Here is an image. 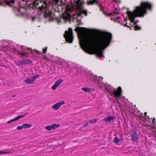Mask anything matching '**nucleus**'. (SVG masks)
<instances>
[{
  "mask_svg": "<svg viewBox=\"0 0 156 156\" xmlns=\"http://www.w3.org/2000/svg\"><path fill=\"white\" fill-rule=\"evenodd\" d=\"M97 121V120L96 119H94L93 120H90L89 121V122L90 123H95Z\"/></svg>",
  "mask_w": 156,
  "mask_h": 156,
  "instance_id": "nucleus-27",
  "label": "nucleus"
},
{
  "mask_svg": "<svg viewBox=\"0 0 156 156\" xmlns=\"http://www.w3.org/2000/svg\"><path fill=\"white\" fill-rule=\"evenodd\" d=\"M93 79L95 82H97L98 84H101L99 85L100 87H105V89L107 92H109L111 94H112L116 98H119L121 96V87H119L117 90H115L112 86L109 84L107 85L103 83L102 80L103 78L101 77H98L97 76H94L93 77Z\"/></svg>",
  "mask_w": 156,
  "mask_h": 156,
  "instance_id": "nucleus-4",
  "label": "nucleus"
},
{
  "mask_svg": "<svg viewBox=\"0 0 156 156\" xmlns=\"http://www.w3.org/2000/svg\"><path fill=\"white\" fill-rule=\"evenodd\" d=\"M100 10L104 12H105L104 11H103V8L102 7H101V5L100 6Z\"/></svg>",
  "mask_w": 156,
  "mask_h": 156,
  "instance_id": "nucleus-34",
  "label": "nucleus"
},
{
  "mask_svg": "<svg viewBox=\"0 0 156 156\" xmlns=\"http://www.w3.org/2000/svg\"><path fill=\"white\" fill-rule=\"evenodd\" d=\"M155 119H153V121H152V123L154 125V128L155 129H156L155 132H156V124L155 123L156 122L155 121H154Z\"/></svg>",
  "mask_w": 156,
  "mask_h": 156,
  "instance_id": "nucleus-25",
  "label": "nucleus"
},
{
  "mask_svg": "<svg viewBox=\"0 0 156 156\" xmlns=\"http://www.w3.org/2000/svg\"><path fill=\"white\" fill-rule=\"evenodd\" d=\"M32 62L31 60L27 59L22 61V63L23 65H26L30 64Z\"/></svg>",
  "mask_w": 156,
  "mask_h": 156,
  "instance_id": "nucleus-19",
  "label": "nucleus"
},
{
  "mask_svg": "<svg viewBox=\"0 0 156 156\" xmlns=\"http://www.w3.org/2000/svg\"><path fill=\"white\" fill-rule=\"evenodd\" d=\"M147 114V113L146 112H145L144 113V114H145V116H146V114Z\"/></svg>",
  "mask_w": 156,
  "mask_h": 156,
  "instance_id": "nucleus-35",
  "label": "nucleus"
},
{
  "mask_svg": "<svg viewBox=\"0 0 156 156\" xmlns=\"http://www.w3.org/2000/svg\"><path fill=\"white\" fill-rule=\"evenodd\" d=\"M23 124L21 126H18L17 127V129H18V130H20V129H23Z\"/></svg>",
  "mask_w": 156,
  "mask_h": 156,
  "instance_id": "nucleus-28",
  "label": "nucleus"
},
{
  "mask_svg": "<svg viewBox=\"0 0 156 156\" xmlns=\"http://www.w3.org/2000/svg\"><path fill=\"white\" fill-rule=\"evenodd\" d=\"M20 48L19 49V47L16 52L17 54L21 55L23 56H28V54H33V52L34 50L33 51L31 48H27L26 47L24 46H22L20 47L18 46Z\"/></svg>",
  "mask_w": 156,
  "mask_h": 156,
  "instance_id": "nucleus-6",
  "label": "nucleus"
},
{
  "mask_svg": "<svg viewBox=\"0 0 156 156\" xmlns=\"http://www.w3.org/2000/svg\"><path fill=\"white\" fill-rule=\"evenodd\" d=\"M39 76V75H37V76H33V78H34V80H35L37 77H38Z\"/></svg>",
  "mask_w": 156,
  "mask_h": 156,
  "instance_id": "nucleus-33",
  "label": "nucleus"
},
{
  "mask_svg": "<svg viewBox=\"0 0 156 156\" xmlns=\"http://www.w3.org/2000/svg\"><path fill=\"white\" fill-rule=\"evenodd\" d=\"M34 5L36 8L49 16L50 12L47 3L45 0H33Z\"/></svg>",
  "mask_w": 156,
  "mask_h": 156,
  "instance_id": "nucleus-5",
  "label": "nucleus"
},
{
  "mask_svg": "<svg viewBox=\"0 0 156 156\" xmlns=\"http://www.w3.org/2000/svg\"><path fill=\"white\" fill-rule=\"evenodd\" d=\"M24 128H29L32 126V125L31 124L25 123L23 124Z\"/></svg>",
  "mask_w": 156,
  "mask_h": 156,
  "instance_id": "nucleus-20",
  "label": "nucleus"
},
{
  "mask_svg": "<svg viewBox=\"0 0 156 156\" xmlns=\"http://www.w3.org/2000/svg\"><path fill=\"white\" fill-rule=\"evenodd\" d=\"M64 37L66 41L69 43H72L73 40L72 29L69 28L68 31L66 30L65 34H64Z\"/></svg>",
  "mask_w": 156,
  "mask_h": 156,
  "instance_id": "nucleus-8",
  "label": "nucleus"
},
{
  "mask_svg": "<svg viewBox=\"0 0 156 156\" xmlns=\"http://www.w3.org/2000/svg\"><path fill=\"white\" fill-rule=\"evenodd\" d=\"M63 81V80L60 79L57 81L51 87V89L52 90H55L56 88L59 86Z\"/></svg>",
  "mask_w": 156,
  "mask_h": 156,
  "instance_id": "nucleus-12",
  "label": "nucleus"
},
{
  "mask_svg": "<svg viewBox=\"0 0 156 156\" xmlns=\"http://www.w3.org/2000/svg\"><path fill=\"white\" fill-rule=\"evenodd\" d=\"M45 129L50 131L52 129V125L50 126H47L45 127Z\"/></svg>",
  "mask_w": 156,
  "mask_h": 156,
  "instance_id": "nucleus-23",
  "label": "nucleus"
},
{
  "mask_svg": "<svg viewBox=\"0 0 156 156\" xmlns=\"http://www.w3.org/2000/svg\"><path fill=\"white\" fill-rule=\"evenodd\" d=\"M47 47H46L44 48L43 49V53L45 54L46 53V52H47Z\"/></svg>",
  "mask_w": 156,
  "mask_h": 156,
  "instance_id": "nucleus-30",
  "label": "nucleus"
},
{
  "mask_svg": "<svg viewBox=\"0 0 156 156\" xmlns=\"http://www.w3.org/2000/svg\"><path fill=\"white\" fill-rule=\"evenodd\" d=\"M34 80V78L33 77L27 78L26 80H24V82L27 83L28 84H31L33 83Z\"/></svg>",
  "mask_w": 156,
  "mask_h": 156,
  "instance_id": "nucleus-16",
  "label": "nucleus"
},
{
  "mask_svg": "<svg viewBox=\"0 0 156 156\" xmlns=\"http://www.w3.org/2000/svg\"><path fill=\"white\" fill-rule=\"evenodd\" d=\"M98 1L97 0H89L87 1V5H92L94 3H97Z\"/></svg>",
  "mask_w": 156,
  "mask_h": 156,
  "instance_id": "nucleus-18",
  "label": "nucleus"
},
{
  "mask_svg": "<svg viewBox=\"0 0 156 156\" xmlns=\"http://www.w3.org/2000/svg\"><path fill=\"white\" fill-rule=\"evenodd\" d=\"M16 65L18 66H20L22 64V61H20L19 62H16Z\"/></svg>",
  "mask_w": 156,
  "mask_h": 156,
  "instance_id": "nucleus-29",
  "label": "nucleus"
},
{
  "mask_svg": "<svg viewBox=\"0 0 156 156\" xmlns=\"http://www.w3.org/2000/svg\"><path fill=\"white\" fill-rule=\"evenodd\" d=\"M18 12L20 13L22 16H26L27 17L30 16V13L29 10H26L23 7H21L17 9Z\"/></svg>",
  "mask_w": 156,
  "mask_h": 156,
  "instance_id": "nucleus-9",
  "label": "nucleus"
},
{
  "mask_svg": "<svg viewBox=\"0 0 156 156\" xmlns=\"http://www.w3.org/2000/svg\"><path fill=\"white\" fill-rule=\"evenodd\" d=\"M43 59L45 60L46 61L48 62L49 59L48 58V57L46 56H43Z\"/></svg>",
  "mask_w": 156,
  "mask_h": 156,
  "instance_id": "nucleus-26",
  "label": "nucleus"
},
{
  "mask_svg": "<svg viewBox=\"0 0 156 156\" xmlns=\"http://www.w3.org/2000/svg\"><path fill=\"white\" fill-rule=\"evenodd\" d=\"M51 125H52V129H55L56 128L59 127L60 126V125L58 124H53Z\"/></svg>",
  "mask_w": 156,
  "mask_h": 156,
  "instance_id": "nucleus-21",
  "label": "nucleus"
},
{
  "mask_svg": "<svg viewBox=\"0 0 156 156\" xmlns=\"http://www.w3.org/2000/svg\"><path fill=\"white\" fill-rule=\"evenodd\" d=\"M65 102L64 101H61L58 102L52 105L51 106V108L54 110H58L60 108L61 106Z\"/></svg>",
  "mask_w": 156,
  "mask_h": 156,
  "instance_id": "nucleus-11",
  "label": "nucleus"
},
{
  "mask_svg": "<svg viewBox=\"0 0 156 156\" xmlns=\"http://www.w3.org/2000/svg\"><path fill=\"white\" fill-rule=\"evenodd\" d=\"M152 5L150 2H142L140 4V6L136 7L133 12L127 11V13L129 17V20L132 23L134 24L136 23L137 22L134 19L137 17H143L144 15L147 14V9L151 10Z\"/></svg>",
  "mask_w": 156,
  "mask_h": 156,
  "instance_id": "nucleus-3",
  "label": "nucleus"
},
{
  "mask_svg": "<svg viewBox=\"0 0 156 156\" xmlns=\"http://www.w3.org/2000/svg\"><path fill=\"white\" fill-rule=\"evenodd\" d=\"M135 29L136 30H139L140 29V27L136 25L135 27Z\"/></svg>",
  "mask_w": 156,
  "mask_h": 156,
  "instance_id": "nucleus-31",
  "label": "nucleus"
},
{
  "mask_svg": "<svg viewBox=\"0 0 156 156\" xmlns=\"http://www.w3.org/2000/svg\"><path fill=\"white\" fill-rule=\"evenodd\" d=\"M16 0H0V5H2L4 2L10 6H14V4L16 3ZM15 7V6H14Z\"/></svg>",
  "mask_w": 156,
  "mask_h": 156,
  "instance_id": "nucleus-10",
  "label": "nucleus"
},
{
  "mask_svg": "<svg viewBox=\"0 0 156 156\" xmlns=\"http://www.w3.org/2000/svg\"><path fill=\"white\" fill-rule=\"evenodd\" d=\"M111 15L115 16L114 18L113 17L111 18L112 20H113L114 21L120 23L121 25H123L124 26H126L128 27H130L129 26L130 24H129V25H128V23L126 22V20L123 16H119L116 13L114 14L112 13Z\"/></svg>",
  "mask_w": 156,
  "mask_h": 156,
  "instance_id": "nucleus-7",
  "label": "nucleus"
},
{
  "mask_svg": "<svg viewBox=\"0 0 156 156\" xmlns=\"http://www.w3.org/2000/svg\"><path fill=\"white\" fill-rule=\"evenodd\" d=\"M114 1H115V2H118V0H114Z\"/></svg>",
  "mask_w": 156,
  "mask_h": 156,
  "instance_id": "nucleus-36",
  "label": "nucleus"
},
{
  "mask_svg": "<svg viewBox=\"0 0 156 156\" xmlns=\"http://www.w3.org/2000/svg\"><path fill=\"white\" fill-rule=\"evenodd\" d=\"M11 152V151H0V154H5Z\"/></svg>",
  "mask_w": 156,
  "mask_h": 156,
  "instance_id": "nucleus-24",
  "label": "nucleus"
},
{
  "mask_svg": "<svg viewBox=\"0 0 156 156\" xmlns=\"http://www.w3.org/2000/svg\"><path fill=\"white\" fill-rule=\"evenodd\" d=\"M147 118L148 119V120H147V121H149V122H150V120H151L152 119H151L148 116L147 117H145V119H147Z\"/></svg>",
  "mask_w": 156,
  "mask_h": 156,
  "instance_id": "nucleus-32",
  "label": "nucleus"
},
{
  "mask_svg": "<svg viewBox=\"0 0 156 156\" xmlns=\"http://www.w3.org/2000/svg\"><path fill=\"white\" fill-rule=\"evenodd\" d=\"M119 138L116 137L114 139V142L115 144H119Z\"/></svg>",
  "mask_w": 156,
  "mask_h": 156,
  "instance_id": "nucleus-22",
  "label": "nucleus"
},
{
  "mask_svg": "<svg viewBox=\"0 0 156 156\" xmlns=\"http://www.w3.org/2000/svg\"><path fill=\"white\" fill-rule=\"evenodd\" d=\"M25 116V115H20L19 116H18L14 118V119L11 120L7 122V123L8 124L10 123H11V122H12L13 121H16L21 118L23 117H24Z\"/></svg>",
  "mask_w": 156,
  "mask_h": 156,
  "instance_id": "nucleus-15",
  "label": "nucleus"
},
{
  "mask_svg": "<svg viewBox=\"0 0 156 156\" xmlns=\"http://www.w3.org/2000/svg\"><path fill=\"white\" fill-rule=\"evenodd\" d=\"M71 4H64L59 6V11L63 12L62 17L65 21H70L71 16L75 18V16H80L81 14L87 15V12L83 9L81 0H71Z\"/></svg>",
  "mask_w": 156,
  "mask_h": 156,
  "instance_id": "nucleus-2",
  "label": "nucleus"
},
{
  "mask_svg": "<svg viewBox=\"0 0 156 156\" xmlns=\"http://www.w3.org/2000/svg\"><path fill=\"white\" fill-rule=\"evenodd\" d=\"M81 90L86 92H90L94 90L88 88H82Z\"/></svg>",
  "mask_w": 156,
  "mask_h": 156,
  "instance_id": "nucleus-17",
  "label": "nucleus"
},
{
  "mask_svg": "<svg viewBox=\"0 0 156 156\" xmlns=\"http://www.w3.org/2000/svg\"><path fill=\"white\" fill-rule=\"evenodd\" d=\"M116 119L115 116H105L104 119V120L106 122H109L112 121Z\"/></svg>",
  "mask_w": 156,
  "mask_h": 156,
  "instance_id": "nucleus-14",
  "label": "nucleus"
},
{
  "mask_svg": "<svg viewBox=\"0 0 156 156\" xmlns=\"http://www.w3.org/2000/svg\"><path fill=\"white\" fill-rule=\"evenodd\" d=\"M83 28L77 27L75 29L80 35L78 36L81 48L89 54H95L99 58L102 57L103 51L110 44L112 35L111 34L102 32L98 37L88 34L83 36L81 34Z\"/></svg>",
  "mask_w": 156,
  "mask_h": 156,
  "instance_id": "nucleus-1",
  "label": "nucleus"
},
{
  "mask_svg": "<svg viewBox=\"0 0 156 156\" xmlns=\"http://www.w3.org/2000/svg\"><path fill=\"white\" fill-rule=\"evenodd\" d=\"M131 137L132 140L133 141H136V142H137L140 138L139 136L135 132L132 133L131 135Z\"/></svg>",
  "mask_w": 156,
  "mask_h": 156,
  "instance_id": "nucleus-13",
  "label": "nucleus"
}]
</instances>
